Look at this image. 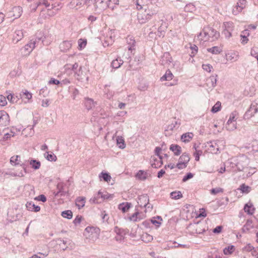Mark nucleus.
Segmentation results:
<instances>
[{
	"label": "nucleus",
	"mask_w": 258,
	"mask_h": 258,
	"mask_svg": "<svg viewBox=\"0 0 258 258\" xmlns=\"http://www.w3.org/2000/svg\"><path fill=\"white\" fill-rule=\"evenodd\" d=\"M79 43V47H80V49L84 48L87 44V41L86 40H83L82 39H80L78 41Z\"/></svg>",
	"instance_id": "nucleus-64"
},
{
	"label": "nucleus",
	"mask_w": 258,
	"mask_h": 258,
	"mask_svg": "<svg viewBox=\"0 0 258 258\" xmlns=\"http://www.w3.org/2000/svg\"><path fill=\"white\" fill-rule=\"evenodd\" d=\"M41 40V38H35L31 39L30 42L25 45V46L22 48V52L25 55L29 54L36 47V45Z\"/></svg>",
	"instance_id": "nucleus-4"
},
{
	"label": "nucleus",
	"mask_w": 258,
	"mask_h": 258,
	"mask_svg": "<svg viewBox=\"0 0 258 258\" xmlns=\"http://www.w3.org/2000/svg\"><path fill=\"white\" fill-rule=\"evenodd\" d=\"M99 233V228L88 226L85 229L84 235L87 239H89L92 241H95L98 239Z\"/></svg>",
	"instance_id": "nucleus-3"
},
{
	"label": "nucleus",
	"mask_w": 258,
	"mask_h": 258,
	"mask_svg": "<svg viewBox=\"0 0 258 258\" xmlns=\"http://www.w3.org/2000/svg\"><path fill=\"white\" fill-rule=\"evenodd\" d=\"M172 61V57H171L169 52H165L160 59V62L162 65L165 66L169 64Z\"/></svg>",
	"instance_id": "nucleus-17"
},
{
	"label": "nucleus",
	"mask_w": 258,
	"mask_h": 258,
	"mask_svg": "<svg viewBox=\"0 0 258 258\" xmlns=\"http://www.w3.org/2000/svg\"><path fill=\"white\" fill-rule=\"evenodd\" d=\"M181 122L179 119H176L175 118L172 122L169 124L166 129L165 130L164 134L166 136H169L172 134V132L174 129L179 127Z\"/></svg>",
	"instance_id": "nucleus-5"
},
{
	"label": "nucleus",
	"mask_w": 258,
	"mask_h": 258,
	"mask_svg": "<svg viewBox=\"0 0 258 258\" xmlns=\"http://www.w3.org/2000/svg\"><path fill=\"white\" fill-rule=\"evenodd\" d=\"M226 59L231 62H235L239 58V53L237 51H230L226 53Z\"/></svg>",
	"instance_id": "nucleus-13"
},
{
	"label": "nucleus",
	"mask_w": 258,
	"mask_h": 258,
	"mask_svg": "<svg viewBox=\"0 0 258 258\" xmlns=\"http://www.w3.org/2000/svg\"><path fill=\"white\" fill-rule=\"evenodd\" d=\"M173 75L171 73V72L168 69L167 70L165 74L160 78L161 81H170L173 78Z\"/></svg>",
	"instance_id": "nucleus-25"
},
{
	"label": "nucleus",
	"mask_w": 258,
	"mask_h": 258,
	"mask_svg": "<svg viewBox=\"0 0 258 258\" xmlns=\"http://www.w3.org/2000/svg\"><path fill=\"white\" fill-rule=\"evenodd\" d=\"M85 203V198L84 197H78L76 200V205L79 209L84 207Z\"/></svg>",
	"instance_id": "nucleus-33"
},
{
	"label": "nucleus",
	"mask_w": 258,
	"mask_h": 258,
	"mask_svg": "<svg viewBox=\"0 0 258 258\" xmlns=\"http://www.w3.org/2000/svg\"><path fill=\"white\" fill-rule=\"evenodd\" d=\"M26 207L29 211L38 212L40 210V207L38 206H35L32 202L27 203Z\"/></svg>",
	"instance_id": "nucleus-32"
},
{
	"label": "nucleus",
	"mask_w": 258,
	"mask_h": 258,
	"mask_svg": "<svg viewBox=\"0 0 258 258\" xmlns=\"http://www.w3.org/2000/svg\"><path fill=\"white\" fill-rule=\"evenodd\" d=\"M22 9L20 7H15L12 9V13H13L12 17L15 19H17L21 17L22 14Z\"/></svg>",
	"instance_id": "nucleus-21"
},
{
	"label": "nucleus",
	"mask_w": 258,
	"mask_h": 258,
	"mask_svg": "<svg viewBox=\"0 0 258 258\" xmlns=\"http://www.w3.org/2000/svg\"><path fill=\"white\" fill-rule=\"evenodd\" d=\"M44 156L49 161H55L57 160L56 156L52 152L49 153L48 152H46L44 154Z\"/></svg>",
	"instance_id": "nucleus-39"
},
{
	"label": "nucleus",
	"mask_w": 258,
	"mask_h": 258,
	"mask_svg": "<svg viewBox=\"0 0 258 258\" xmlns=\"http://www.w3.org/2000/svg\"><path fill=\"white\" fill-rule=\"evenodd\" d=\"M148 174L147 172L140 170H139L136 175V177L139 180H145L147 178Z\"/></svg>",
	"instance_id": "nucleus-28"
},
{
	"label": "nucleus",
	"mask_w": 258,
	"mask_h": 258,
	"mask_svg": "<svg viewBox=\"0 0 258 258\" xmlns=\"http://www.w3.org/2000/svg\"><path fill=\"white\" fill-rule=\"evenodd\" d=\"M217 78V75H212L209 77V81H210V82L209 83V84H210V85L211 87L214 88L216 86Z\"/></svg>",
	"instance_id": "nucleus-35"
},
{
	"label": "nucleus",
	"mask_w": 258,
	"mask_h": 258,
	"mask_svg": "<svg viewBox=\"0 0 258 258\" xmlns=\"http://www.w3.org/2000/svg\"><path fill=\"white\" fill-rule=\"evenodd\" d=\"M61 215L63 218L71 219L73 217V213L71 210H66L61 212Z\"/></svg>",
	"instance_id": "nucleus-47"
},
{
	"label": "nucleus",
	"mask_w": 258,
	"mask_h": 258,
	"mask_svg": "<svg viewBox=\"0 0 258 258\" xmlns=\"http://www.w3.org/2000/svg\"><path fill=\"white\" fill-rule=\"evenodd\" d=\"M242 250L243 251L246 252L251 251V254L253 255H254V252H255V251L254 250L253 246H252L250 244H247L243 248Z\"/></svg>",
	"instance_id": "nucleus-50"
},
{
	"label": "nucleus",
	"mask_w": 258,
	"mask_h": 258,
	"mask_svg": "<svg viewBox=\"0 0 258 258\" xmlns=\"http://www.w3.org/2000/svg\"><path fill=\"white\" fill-rule=\"evenodd\" d=\"M138 20L140 24H144L148 21V18H147V16L145 12L144 13L138 14Z\"/></svg>",
	"instance_id": "nucleus-38"
},
{
	"label": "nucleus",
	"mask_w": 258,
	"mask_h": 258,
	"mask_svg": "<svg viewBox=\"0 0 258 258\" xmlns=\"http://www.w3.org/2000/svg\"><path fill=\"white\" fill-rule=\"evenodd\" d=\"M202 68L204 71L208 73L211 72L213 70L212 66H211L210 64H203L202 65Z\"/></svg>",
	"instance_id": "nucleus-60"
},
{
	"label": "nucleus",
	"mask_w": 258,
	"mask_h": 258,
	"mask_svg": "<svg viewBox=\"0 0 258 258\" xmlns=\"http://www.w3.org/2000/svg\"><path fill=\"white\" fill-rule=\"evenodd\" d=\"M167 25L166 23H163L162 22V24H161L160 26L158 29V35L159 37L163 36L164 35V33L167 29Z\"/></svg>",
	"instance_id": "nucleus-31"
},
{
	"label": "nucleus",
	"mask_w": 258,
	"mask_h": 258,
	"mask_svg": "<svg viewBox=\"0 0 258 258\" xmlns=\"http://www.w3.org/2000/svg\"><path fill=\"white\" fill-rule=\"evenodd\" d=\"M75 78L79 81L83 82L84 81H88V77L86 76L84 72L82 70V67H80L79 70L75 72Z\"/></svg>",
	"instance_id": "nucleus-9"
},
{
	"label": "nucleus",
	"mask_w": 258,
	"mask_h": 258,
	"mask_svg": "<svg viewBox=\"0 0 258 258\" xmlns=\"http://www.w3.org/2000/svg\"><path fill=\"white\" fill-rule=\"evenodd\" d=\"M223 192V189L221 187H217L212 188L211 190V193L212 195H216L220 192Z\"/></svg>",
	"instance_id": "nucleus-62"
},
{
	"label": "nucleus",
	"mask_w": 258,
	"mask_h": 258,
	"mask_svg": "<svg viewBox=\"0 0 258 258\" xmlns=\"http://www.w3.org/2000/svg\"><path fill=\"white\" fill-rule=\"evenodd\" d=\"M220 143L221 142L219 141H214L208 143V145H209L208 150L212 153H217L218 151L221 149V148L219 146Z\"/></svg>",
	"instance_id": "nucleus-7"
},
{
	"label": "nucleus",
	"mask_w": 258,
	"mask_h": 258,
	"mask_svg": "<svg viewBox=\"0 0 258 258\" xmlns=\"http://www.w3.org/2000/svg\"><path fill=\"white\" fill-rule=\"evenodd\" d=\"M169 149L174 153L175 156H178L181 153V148L178 145L172 144L170 145Z\"/></svg>",
	"instance_id": "nucleus-23"
},
{
	"label": "nucleus",
	"mask_w": 258,
	"mask_h": 258,
	"mask_svg": "<svg viewBox=\"0 0 258 258\" xmlns=\"http://www.w3.org/2000/svg\"><path fill=\"white\" fill-rule=\"evenodd\" d=\"M101 174V175H100L99 177H102L104 181L108 182L110 180L111 177L108 173L102 172Z\"/></svg>",
	"instance_id": "nucleus-59"
},
{
	"label": "nucleus",
	"mask_w": 258,
	"mask_h": 258,
	"mask_svg": "<svg viewBox=\"0 0 258 258\" xmlns=\"http://www.w3.org/2000/svg\"><path fill=\"white\" fill-rule=\"evenodd\" d=\"M22 169L20 171L13 172L10 173V175L13 176L23 177L27 173L26 168L24 164L21 165Z\"/></svg>",
	"instance_id": "nucleus-20"
},
{
	"label": "nucleus",
	"mask_w": 258,
	"mask_h": 258,
	"mask_svg": "<svg viewBox=\"0 0 258 258\" xmlns=\"http://www.w3.org/2000/svg\"><path fill=\"white\" fill-rule=\"evenodd\" d=\"M249 163V159L242 155L231 158L228 163L229 165L227 168L230 171L232 172L243 171L247 168Z\"/></svg>",
	"instance_id": "nucleus-1"
},
{
	"label": "nucleus",
	"mask_w": 258,
	"mask_h": 258,
	"mask_svg": "<svg viewBox=\"0 0 258 258\" xmlns=\"http://www.w3.org/2000/svg\"><path fill=\"white\" fill-rule=\"evenodd\" d=\"M146 15L147 16V18H148V21L151 19L153 16L156 15L157 14V12L155 10H151L148 11V12L146 11L145 12Z\"/></svg>",
	"instance_id": "nucleus-58"
},
{
	"label": "nucleus",
	"mask_w": 258,
	"mask_h": 258,
	"mask_svg": "<svg viewBox=\"0 0 258 258\" xmlns=\"http://www.w3.org/2000/svg\"><path fill=\"white\" fill-rule=\"evenodd\" d=\"M221 108V102L218 101L213 106L211 109V111L213 113L217 112L220 110Z\"/></svg>",
	"instance_id": "nucleus-57"
},
{
	"label": "nucleus",
	"mask_w": 258,
	"mask_h": 258,
	"mask_svg": "<svg viewBox=\"0 0 258 258\" xmlns=\"http://www.w3.org/2000/svg\"><path fill=\"white\" fill-rule=\"evenodd\" d=\"M89 6L88 0H72L69 6L71 9H78L84 5Z\"/></svg>",
	"instance_id": "nucleus-6"
},
{
	"label": "nucleus",
	"mask_w": 258,
	"mask_h": 258,
	"mask_svg": "<svg viewBox=\"0 0 258 258\" xmlns=\"http://www.w3.org/2000/svg\"><path fill=\"white\" fill-rule=\"evenodd\" d=\"M248 111L251 113H256L258 112V104L255 102L252 103L248 109Z\"/></svg>",
	"instance_id": "nucleus-51"
},
{
	"label": "nucleus",
	"mask_w": 258,
	"mask_h": 258,
	"mask_svg": "<svg viewBox=\"0 0 258 258\" xmlns=\"http://www.w3.org/2000/svg\"><path fill=\"white\" fill-rule=\"evenodd\" d=\"M131 205L132 204L130 203H122L118 205V208L123 213H125L128 211L130 208L131 207Z\"/></svg>",
	"instance_id": "nucleus-26"
},
{
	"label": "nucleus",
	"mask_w": 258,
	"mask_h": 258,
	"mask_svg": "<svg viewBox=\"0 0 258 258\" xmlns=\"http://www.w3.org/2000/svg\"><path fill=\"white\" fill-rule=\"evenodd\" d=\"M126 41L128 45V50L132 51V50L134 49V46L136 43L135 40L132 37H128L126 38Z\"/></svg>",
	"instance_id": "nucleus-36"
},
{
	"label": "nucleus",
	"mask_w": 258,
	"mask_h": 258,
	"mask_svg": "<svg viewBox=\"0 0 258 258\" xmlns=\"http://www.w3.org/2000/svg\"><path fill=\"white\" fill-rule=\"evenodd\" d=\"M7 104V98L4 95H0V106H4Z\"/></svg>",
	"instance_id": "nucleus-63"
},
{
	"label": "nucleus",
	"mask_w": 258,
	"mask_h": 258,
	"mask_svg": "<svg viewBox=\"0 0 258 258\" xmlns=\"http://www.w3.org/2000/svg\"><path fill=\"white\" fill-rule=\"evenodd\" d=\"M141 239L144 242L148 243L153 240V237L147 233H144L141 236Z\"/></svg>",
	"instance_id": "nucleus-37"
},
{
	"label": "nucleus",
	"mask_w": 258,
	"mask_h": 258,
	"mask_svg": "<svg viewBox=\"0 0 258 258\" xmlns=\"http://www.w3.org/2000/svg\"><path fill=\"white\" fill-rule=\"evenodd\" d=\"M234 249V246L233 245H230L227 247H225L223 249V252L226 255L230 254L233 252Z\"/></svg>",
	"instance_id": "nucleus-54"
},
{
	"label": "nucleus",
	"mask_w": 258,
	"mask_h": 258,
	"mask_svg": "<svg viewBox=\"0 0 258 258\" xmlns=\"http://www.w3.org/2000/svg\"><path fill=\"white\" fill-rule=\"evenodd\" d=\"M194 137V134L191 132L183 134L181 136V140L184 143L189 142Z\"/></svg>",
	"instance_id": "nucleus-22"
},
{
	"label": "nucleus",
	"mask_w": 258,
	"mask_h": 258,
	"mask_svg": "<svg viewBox=\"0 0 258 258\" xmlns=\"http://www.w3.org/2000/svg\"><path fill=\"white\" fill-rule=\"evenodd\" d=\"M57 192H54L55 197L64 196L67 194V191L64 189V185L62 182H59L57 185Z\"/></svg>",
	"instance_id": "nucleus-15"
},
{
	"label": "nucleus",
	"mask_w": 258,
	"mask_h": 258,
	"mask_svg": "<svg viewBox=\"0 0 258 258\" xmlns=\"http://www.w3.org/2000/svg\"><path fill=\"white\" fill-rule=\"evenodd\" d=\"M15 136V133L12 131H10L9 132H7L5 133L4 137L2 139H1V142L3 145L5 144V142L8 141L11 139V137H13Z\"/></svg>",
	"instance_id": "nucleus-24"
},
{
	"label": "nucleus",
	"mask_w": 258,
	"mask_h": 258,
	"mask_svg": "<svg viewBox=\"0 0 258 258\" xmlns=\"http://www.w3.org/2000/svg\"><path fill=\"white\" fill-rule=\"evenodd\" d=\"M10 117L9 114H0V126H6L9 125Z\"/></svg>",
	"instance_id": "nucleus-18"
},
{
	"label": "nucleus",
	"mask_w": 258,
	"mask_h": 258,
	"mask_svg": "<svg viewBox=\"0 0 258 258\" xmlns=\"http://www.w3.org/2000/svg\"><path fill=\"white\" fill-rule=\"evenodd\" d=\"M246 1L245 0H239L237 3L236 6L233 9V14L237 15L245 7Z\"/></svg>",
	"instance_id": "nucleus-10"
},
{
	"label": "nucleus",
	"mask_w": 258,
	"mask_h": 258,
	"mask_svg": "<svg viewBox=\"0 0 258 258\" xmlns=\"http://www.w3.org/2000/svg\"><path fill=\"white\" fill-rule=\"evenodd\" d=\"M7 99L12 103H17L19 100L17 96H15L14 94L11 93L8 94Z\"/></svg>",
	"instance_id": "nucleus-45"
},
{
	"label": "nucleus",
	"mask_w": 258,
	"mask_h": 258,
	"mask_svg": "<svg viewBox=\"0 0 258 258\" xmlns=\"http://www.w3.org/2000/svg\"><path fill=\"white\" fill-rule=\"evenodd\" d=\"M244 211L249 215H252L254 212V208L251 206L246 204L244 207Z\"/></svg>",
	"instance_id": "nucleus-49"
},
{
	"label": "nucleus",
	"mask_w": 258,
	"mask_h": 258,
	"mask_svg": "<svg viewBox=\"0 0 258 258\" xmlns=\"http://www.w3.org/2000/svg\"><path fill=\"white\" fill-rule=\"evenodd\" d=\"M208 51L213 54H217L221 52V50L218 46H214L207 49Z\"/></svg>",
	"instance_id": "nucleus-52"
},
{
	"label": "nucleus",
	"mask_w": 258,
	"mask_h": 258,
	"mask_svg": "<svg viewBox=\"0 0 258 258\" xmlns=\"http://www.w3.org/2000/svg\"><path fill=\"white\" fill-rule=\"evenodd\" d=\"M72 46L71 41H63L59 45V48L61 51L66 52L69 50Z\"/></svg>",
	"instance_id": "nucleus-19"
},
{
	"label": "nucleus",
	"mask_w": 258,
	"mask_h": 258,
	"mask_svg": "<svg viewBox=\"0 0 258 258\" xmlns=\"http://www.w3.org/2000/svg\"><path fill=\"white\" fill-rule=\"evenodd\" d=\"M194 231L192 232V234H201L205 231V230L202 228L201 225L198 224L194 226Z\"/></svg>",
	"instance_id": "nucleus-46"
},
{
	"label": "nucleus",
	"mask_w": 258,
	"mask_h": 258,
	"mask_svg": "<svg viewBox=\"0 0 258 258\" xmlns=\"http://www.w3.org/2000/svg\"><path fill=\"white\" fill-rule=\"evenodd\" d=\"M251 55L256 58L257 60H258V47H253L250 52Z\"/></svg>",
	"instance_id": "nucleus-61"
},
{
	"label": "nucleus",
	"mask_w": 258,
	"mask_h": 258,
	"mask_svg": "<svg viewBox=\"0 0 258 258\" xmlns=\"http://www.w3.org/2000/svg\"><path fill=\"white\" fill-rule=\"evenodd\" d=\"M219 37V32L212 27L206 26L204 27L195 39L200 43H203L207 41H214L217 40Z\"/></svg>",
	"instance_id": "nucleus-2"
},
{
	"label": "nucleus",
	"mask_w": 258,
	"mask_h": 258,
	"mask_svg": "<svg viewBox=\"0 0 258 258\" xmlns=\"http://www.w3.org/2000/svg\"><path fill=\"white\" fill-rule=\"evenodd\" d=\"M85 106L88 110H89L95 107L96 102L91 98H86L85 101Z\"/></svg>",
	"instance_id": "nucleus-27"
},
{
	"label": "nucleus",
	"mask_w": 258,
	"mask_h": 258,
	"mask_svg": "<svg viewBox=\"0 0 258 258\" xmlns=\"http://www.w3.org/2000/svg\"><path fill=\"white\" fill-rule=\"evenodd\" d=\"M149 197L145 194L139 197L137 202L140 207H146L149 205Z\"/></svg>",
	"instance_id": "nucleus-11"
},
{
	"label": "nucleus",
	"mask_w": 258,
	"mask_h": 258,
	"mask_svg": "<svg viewBox=\"0 0 258 258\" xmlns=\"http://www.w3.org/2000/svg\"><path fill=\"white\" fill-rule=\"evenodd\" d=\"M252 221L251 220H247L243 226L242 230L243 232H247L251 229L253 228Z\"/></svg>",
	"instance_id": "nucleus-30"
},
{
	"label": "nucleus",
	"mask_w": 258,
	"mask_h": 258,
	"mask_svg": "<svg viewBox=\"0 0 258 258\" xmlns=\"http://www.w3.org/2000/svg\"><path fill=\"white\" fill-rule=\"evenodd\" d=\"M20 161V157L19 155L13 156L10 159V163L12 165H19Z\"/></svg>",
	"instance_id": "nucleus-40"
},
{
	"label": "nucleus",
	"mask_w": 258,
	"mask_h": 258,
	"mask_svg": "<svg viewBox=\"0 0 258 258\" xmlns=\"http://www.w3.org/2000/svg\"><path fill=\"white\" fill-rule=\"evenodd\" d=\"M116 143L118 147L120 149H124L125 147L124 139L121 137H117L116 138Z\"/></svg>",
	"instance_id": "nucleus-43"
},
{
	"label": "nucleus",
	"mask_w": 258,
	"mask_h": 258,
	"mask_svg": "<svg viewBox=\"0 0 258 258\" xmlns=\"http://www.w3.org/2000/svg\"><path fill=\"white\" fill-rule=\"evenodd\" d=\"M171 198L173 199L177 200L182 197V195L180 191H173L170 194Z\"/></svg>",
	"instance_id": "nucleus-53"
},
{
	"label": "nucleus",
	"mask_w": 258,
	"mask_h": 258,
	"mask_svg": "<svg viewBox=\"0 0 258 258\" xmlns=\"http://www.w3.org/2000/svg\"><path fill=\"white\" fill-rule=\"evenodd\" d=\"M223 27L225 30L233 32L234 30V24L232 22H226L223 23Z\"/></svg>",
	"instance_id": "nucleus-41"
},
{
	"label": "nucleus",
	"mask_w": 258,
	"mask_h": 258,
	"mask_svg": "<svg viewBox=\"0 0 258 258\" xmlns=\"http://www.w3.org/2000/svg\"><path fill=\"white\" fill-rule=\"evenodd\" d=\"M20 96L21 98L27 99L28 100V102H29V100L32 97V93L28 91L27 90H25L24 92H22V93H21Z\"/></svg>",
	"instance_id": "nucleus-44"
},
{
	"label": "nucleus",
	"mask_w": 258,
	"mask_h": 258,
	"mask_svg": "<svg viewBox=\"0 0 258 258\" xmlns=\"http://www.w3.org/2000/svg\"><path fill=\"white\" fill-rule=\"evenodd\" d=\"M194 148L195 149L196 152L194 153V156H195V160L199 161L200 159V156L202 154L203 152L202 150H197L196 144L194 146Z\"/></svg>",
	"instance_id": "nucleus-56"
},
{
	"label": "nucleus",
	"mask_w": 258,
	"mask_h": 258,
	"mask_svg": "<svg viewBox=\"0 0 258 258\" xmlns=\"http://www.w3.org/2000/svg\"><path fill=\"white\" fill-rule=\"evenodd\" d=\"M123 63V61L120 59V57H117L115 59L112 60L111 66L114 69L119 68Z\"/></svg>",
	"instance_id": "nucleus-29"
},
{
	"label": "nucleus",
	"mask_w": 258,
	"mask_h": 258,
	"mask_svg": "<svg viewBox=\"0 0 258 258\" xmlns=\"http://www.w3.org/2000/svg\"><path fill=\"white\" fill-rule=\"evenodd\" d=\"M150 0H137L136 5L137 9L141 10L143 9V6H147L149 4Z\"/></svg>",
	"instance_id": "nucleus-34"
},
{
	"label": "nucleus",
	"mask_w": 258,
	"mask_h": 258,
	"mask_svg": "<svg viewBox=\"0 0 258 258\" xmlns=\"http://www.w3.org/2000/svg\"><path fill=\"white\" fill-rule=\"evenodd\" d=\"M30 164L32 166V167L35 170L38 169L41 165L40 162L36 160H31L30 161Z\"/></svg>",
	"instance_id": "nucleus-48"
},
{
	"label": "nucleus",
	"mask_w": 258,
	"mask_h": 258,
	"mask_svg": "<svg viewBox=\"0 0 258 258\" xmlns=\"http://www.w3.org/2000/svg\"><path fill=\"white\" fill-rule=\"evenodd\" d=\"M163 164L162 157H156L153 156L151 158V166L153 168H157L161 166Z\"/></svg>",
	"instance_id": "nucleus-14"
},
{
	"label": "nucleus",
	"mask_w": 258,
	"mask_h": 258,
	"mask_svg": "<svg viewBox=\"0 0 258 258\" xmlns=\"http://www.w3.org/2000/svg\"><path fill=\"white\" fill-rule=\"evenodd\" d=\"M111 0H97L96 3L98 4L102 9L110 8L112 10H113L114 6L111 5Z\"/></svg>",
	"instance_id": "nucleus-16"
},
{
	"label": "nucleus",
	"mask_w": 258,
	"mask_h": 258,
	"mask_svg": "<svg viewBox=\"0 0 258 258\" xmlns=\"http://www.w3.org/2000/svg\"><path fill=\"white\" fill-rule=\"evenodd\" d=\"M24 37V32L23 29L16 30L13 34L12 41L14 43H17L22 39Z\"/></svg>",
	"instance_id": "nucleus-12"
},
{
	"label": "nucleus",
	"mask_w": 258,
	"mask_h": 258,
	"mask_svg": "<svg viewBox=\"0 0 258 258\" xmlns=\"http://www.w3.org/2000/svg\"><path fill=\"white\" fill-rule=\"evenodd\" d=\"M101 194V192L98 191V194L96 196L90 200V202L92 204H96L100 202L99 201V199L100 198V195Z\"/></svg>",
	"instance_id": "nucleus-55"
},
{
	"label": "nucleus",
	"mask_w": 258,
	"mask_h": 258,
	"mask_svg": "<svg viewBox=\"0 0 258 258\" xmlns=\"http://www.w3.org/2000/svg\"><path fill=\"white\" fill-rule=\"evenodd\" d=\"M190 159L188 154L186 153H183L182 155L179 157V160L180 162H182L185 163L186 165L189 162Z\"/></svg>",
	"instance_id": "nucleus-42"
},
{
	"label": "nucleus",
	"mask_w": 258,
	"mask_h": 258,
	"mask_svg": "<svg viewBox=\"0 0 258 258\" xmlns=\"http://www.w3.org/2000/svg\"><path fill=\"white\" fill-rule=\"evenodd\" d=\"M236 119L234 115H231L228 119L226 124V128L227 130L230 131H234L236 128Z\"/></svg>",
	"instance_id": "nucleus-8"
}]
</instances>
